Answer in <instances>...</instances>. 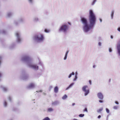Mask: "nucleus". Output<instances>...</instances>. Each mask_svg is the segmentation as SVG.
Segmentation results:
<instances>
[{
	"label": "nucleus",
	"instance_id": "obj_31",
	"mask_svg": "<svg viewBox=\"0 0 120 120\" xmlns=\"http://www.w3.org/2000/svg\"><path fill=\"white\" fill-rule=\"evenodd\" d=\"M71 75H71V74H70L68 76V78H70L71 76Z\"/></svg>",
	"mask_w": 120,
	"mask_h": 120
},
{
	"label": "nucleus",
	"instance_id": "obj_20",
	"mask_svg": "<svg viewBox=\"0 0 120 120\" xmlns=\"http://www.w3.org/2000/svg\"><path fill=\"white\" fill-rule=\"evenodd\" d=\"M96 0H94L92 2V5H94V4L95 3V2H96Z\"/></svg>",
	"mask_w": 120,
	"mask_h": 120
},
{
	"label": "nucleus",
	"instance_id": "obj_9",
	"mask_svg": "<svg viewBox=\"0 0 120 120\" xmlns=\"http://www.w3.org/2000/svg\"><path fill=\"white\" fill-rule=\"evenodd\" d=\"M58 88L56 86L54 89V92L55 93H57L58 92Z\"/></svg>",
	"mask_w": 120,
	"mask_h": 120
},
{
	"label": "nucleus",
	"instance_id": "obj_44",
	"mask_svg": "<svg viewBox=\"0 0 120 120\" xmlns=\"http://www.w3.org/2000/svg\"><path fill=\"white\" fill-rule=\"evenodd\" d=\"M100 22H102V20H101V19H100Z\"/></svg>",
	"mask_w": 120,
	"mask_h": 120
},
{
	"label": "nucleus",
	"instance_id": "obj_38",
	"mask_svg": "<svg viewBox=\"0 0 120 120\" xmlns=\"http://www.w3.org/2000/svg\"><path fill=\"white\" fill-rule=\"evenodd\" d=\"M101 117V116L100 115H99L98 117V118L99 119Z\"/></svg>",
	"mask_w": 120,
	"mask_h": 120
},
{
	"label": "nucleus",
	"instance_id": "obj_21",
	"mask_svg": "<svg viewBox=\"0 0 120 120\" xmlns=\"http://www.w3.org/2000/svg\"><path fill=\"white\" fill-rule=\"evenodd\" d=\"M3 89L4 91H6L7 90V89L6 88L4 87H3Z\"/></svg>",
	"mask_w": 120,
	"mask_h": 120
},
{
	"label": "nucleus",
	"instance_id": "obj_22",
	"mask_svg": "<svg viewBox=\"0 0 120 120\" xmlns=\"http://www.w3.org/2000/svg\"><path fill=\"white\" fill-rule=\"evenodd\" d=\"M106 112L108 113H109V110L107 108H106Z\"/></svg>",
	"mask_w": 120,
	"mask_h": 120
},
{
	"label": "nucleus",
	"instance_id": "obj_36",
	"mask_svg": "<svg viewBox=\"0 0 120 120\" xmlns=\"http://www.w3.org/2000/svg\"><path fill=\"white\" fill-rule=\"evenodd\" d=\"M11 15V14L10 13H8V16H10Z\"/></svg>",
	"mask_w": 120,
	"mask_h": 120
},
{
	"label": "nucleus",
	"instance_id": "obj_28",
	"mask_svg": "<svg viewBox=\"0 0 120 120\" xmlns=\"http://www.w3.org/2000/svg\"><path fill=\"white\" fill-rule=\"evenodd\" d=\"M109 51L110 52H111L112 51V49L111 48H109Z\"/></svg>",
	"mask_w": 120,
	"mask_h": 120
},
{
	"label": "nucleus",
	"instance_id": "obj_3",
	"mask_svg": "<svg viewBox=\"0 0 120 120\" xmlns=\"http://www.w3.org/2000/svg\"><path fill=\"white\" fill-rule=\"evenodd\" d=\"M68 28V26L65 25H62L59 30V31H62L64 32H65L67 31V30Z\"/></svg>",
	"mask_w": 120,
	"mask_h": 120
},
{
	"label": "nucleus",
	"instance_id": "obj_11",
	"mask_svg": "<svg viewBox=\"0 0 120 120\" xmlns=\"http://www.w3.org/2000/svg\"><path fill=\"white\" fill-rule=\"evenodd\" d=\"M68 51H67L66 52V53L65 55V57L64 58V60H65L66 59L67 57V55H68Z\"/></svg>",
	"mask_w": 120,
	"mask_h": 120
},
{
	"label": "nucleus",
	"instance_id": "obj_17",
	"mask_svg": "<svg viewBox=\"0 0 120 120\" xmlns=\"http://www.w3.org/2000/svg\"><path fill=\"white\" fill-rule=\"evenodd\" d=\"M43 120H50L49 118L47 117L44 118Z\"/></svg>",
	"mask_w": 120,
	"mask_h": 120
},
{
	"label": "nucleus",
	"instance_id": "obj_35",
	"mask_svg": "<svg viewBox=\"0 0 120 120\" xmlns=\"http://www.w3.org/2000/svg\"><path fill=\"white\" fill-rule=\"evenodd\" d=\"M115 102L117 104H119L118 102L117 101H115Z\"/></svg>",
	"mask_w": 120,
	"mask_h": 120
},
{
	"label": "nucleus",
	"instance_id": "obj_7",
	"mask_svg": "<svg viewBox=\"0 0 120 120\" xmlns=\"http://www.w3.org/2000/svg\"><path fill=\"white\" fill-rule=\"evenodd\" d=\"M31 67L33 68L34 69H38V67L36 65H31Z\"/></svg>",
	"mask_w": 120,
	"mask_h": 120
},
{
	"label": "nucleus",
	"instance_id": "obj_27",
	"mask_svg": "<svg viewBox=\"0 0 120 120\" xmlns=\"http://www.w3.org/2000/svg\"><path fill=\"white\" fill-rule=\"evenodd\" d=\"M7 103L5 101L4 102V106H7Z\"/></svg>",
	"mask_w": 120,
	"mask_h": 120
},
{
	"label": "nucleus",
	"instance_id": "obj_42",
	"mask_svg": "<svg viewBox=\"0 0 120 120\" xmlns=\"http://www.w3.org/2000/svg\"><path fill=\"white\" fill-rule=\"evenodd\" d=\"M75 105V103H73V104H72V106H74V105Z\"/></svg>",
	"mask_w": 120,
	"mask_h": 120
},
{
	"label": "nucleus",
	"instance_id": "obj_1",
	"mask_svg": "<svg viewBox=\"0 0 120 120\" xmlns=\"http://www.w3.org/2000/svg\"><path fill=\"white\" fill-rule=\"evenodd\" d=\"M89 18L90 24L89 26L88 24L87 20L85 18H82L81 19V21L84 24L83 29L85 32H87L89 31L90 29L94 25L96 21V16L92 10L89 11Z\"/></svg>",
	"mask_w": 120,
	"mask_h": 120
},
{
	"label": "nucleus",
	"instance_id": "obj_30",
	"mask_svg": "<svg viewBox=\"0 0 120 120\" xmlns=\"http://www.w3.org/2000/svg\"><path fill=\"white\" fill-rule=\"evenodd\" d=\"M99 102L100 103H102L103 102V101L101 100H99Z\"/></svg>",
	"mask_w": 120,
	"mask_h": 120
},
{
	"label": "nucleus",
	"instance_id": "obj_15",
	"mask_svg": "<svg viewBox=\"0 0 120 120\" xmlns=\"http://www.w3.org/2000/svg\"><path fill=\"white\" fill-rule=\"evenodd\" d=\"M57 103H58L57 101H55L54 102H53L52 103V105H56L57 104Z\"/></svg>",
	"mask_w": 120,
	"mask_h": 120
},
{
	"label": "nucleus",
	"instance_id": "obj_6",
	"mask_svg": "<svg viewBox=\"0 0 120 120\" xmlns=\"http://www.w3.org/2000/svg\"><path fill=\"white\" fill-rule=\"evenodd\" d=\"M97 96L99 99L101 100H102L103 98V95L101 93H99L98 94Z\"/></svg>",
	"mask_w": 120,
	"mask_h": 120
},
{
	"label": "nucleus",
	"instance_id": "obj_43",
	"mask_svg": "<svg viewBox=\"0 0 120 120\" xmlns=\"http://www.w3.org/2000/svg\"><path fill=\"white\" fill-rule=\"evenodd\" d=\"M29 1L30 2H32V0H29Z\"/></svg>",
	"mask_w": 120,
	"mask_h": 120
},
{
	"label": "nucleus",
	"instance_id": "obj_18",
	"mask_svg": "<svg viewBox=\"0 0 120 120\" xmlns=\"http://www.w3.org/2000/svg\"><path fill=\"white\" fill-rule=\"evenodd\" d=\"M50 31L49 30H47L46 29H45V31L46 33L49 32Z\"/></svg>",
	"mask_w": 120,
	"mask_h": 120
},
{
	"label": "nucleus",
	"instance_id": "obj_2",
	"mask_svg": "<svg viewBox=\"0 0 120 120\" xmlns=\"http://www.w3.org/2000/svg\"><path fill=\"white\" fill-rule=\"evenodd\" d=\"M35 38L38 41H42L44 40V38L42 34H39L35 37Z\"/></svg>",
	"mask_w": 120,
	"mask_h": 120
},
{
	"label": "nucleus",
	"instance_id": "obj_26",
	"mask_svg": "<svg viewBox=\"0 0 120 120\" xmlns=\"http://www.w3.org/2000/svg\"><path fill=\"white\" fill-rule=\"evenodd\" d=\"M83 111L85 112V111H86L87 112V109L86 108H85L84 110H83Z\"/></svg>",
	"mask_w": 120,
	"mask_h": 120
},
{
	"label": "nucleus",
	"instance_id": "obj_37",
	"mask_svg": "<svg viewBox=\"0 0 120 120\" xmlns=\"http://www.w3.org/2000/svg\"><path fill=\"white\" fill-rule=\"evenodd\" d=\"M71 75H74V73L73 72H72V73L71 74Z\"/></svg>",
	"mask_w": 120,
	"mask_h": 120
},
{
	"label": "nucleus",
	"instance_id": "obj_34",
	"mask_svg": "<svg viewBox=\"0 0 120 120\" xmlns=\"http://www.w3.org/2000/svg\"><path fill=\"white\" fill-rule=\"evenodd\" d=\"M117 30L119 31H120V27L118 28L117 29Z\"/></svg>",
	"mask_w": 120,
	"mask_h": 120
},
{
	"label": "nucleus",
	"instance_id": "obj_5",
	"mask_svg": "<svg viewBox=\"0 0 120 120\" xmlns=\"http://www.w3.org/2000/svg\"><path fill=\"white\" fill-rule=\"evenodd\" d=\"M118 53L120 55V41L118 43L117 47Z\"/></svg>",
	"mask_w": 120,
	"mask_h": 120
},
{
	"label": "nucleus",
	"instance_id": "obj_47",
	"mask_svg": "<svg viewBox=\"0 0 120 120\" xmlns=\"http://www.w3.org/2000/svg\"><path fill=\"white\" fill-rule=\"evenodd\" d=\"M95 65H94L93 66V68H95Z\"/></svg>",
	"mask_w": 120,
	"mask_h": 120
},
{
	"label": "nucleus",
	"instance_id": "obj_40",
	"mask_svg": "<svg viewBox=\"0 0 120 120\" xmlns=\"http://www.w3.org/2000/svg\"><path fill=\"white\" fill-rule=\"evenodd\" d=\"M2 75V73L0 72V77Z\"/></svg>",
	"mask_w": 120,
	"mask_h": 120
},
{
	"label": "nucleus",
	"instance_id": "obj_14",
	"mask_svg": "<svg viewBox=\"0 0 120 120\" xmlns=\"http://www.w3.org/2000/svg\"><path fill=\"white\" fill-rule=\"evenodd\" d=\"M67 96L66 95H64L62 97V99L63 100H64L67 98Z\"/></svg>",
	"mask_w": 120,
	"mask_h": 120
},
{
	"label": "nucleus",
	"instance_id": "obj_4",
	"mask_svg": "<svg viewBox=\"0 0 120 120\" xmlns=\"http://www.w3.org/2000/svg\"><path fill=\"white\" fill-rule=\"evenodd\" d=\"M82 90L85 92V95L86 96L89 93V89L87 86H84L82 88Z\"/></svg>",
	"mask_w": 120,
	"mask_h": 120
},
{
	"label": "nucleus",
	"instance_id": "obj_24",
	"mask_svg": "<svg viewBox=\"0 0 120 120\" xmlns=\"http://www.w3.org/2000/svg\"><path fill=\"white\" fill-rule=\"evenodd\" d=\"M113 14H114L113 11H112V13H111V16L112 18L113 17Z\"/></svg>",
	"mask_w": 120,
	"mask_h": 120
},
{
	"label": "nucleus",
	"instance_id": "obj_39",
	"mask_svg": "<svg viewBox=\"0 0 120 120\" xmlns=\"http://www.w3.org/2000/svg\"><path fill=\"white\" fill-rule=\"evenodd\" d=\"M98 45L99 46H100L101 45V43L100 42H99L98 43Z\"/></svg>",
	"mask_w": 120,
	"mask_h": 120
},
{
	"label": "nucleus",
	"instance_id": "obj_19",
	"mask_svg": "<svg viewBox=\"0 0 120 120\" xmlns=\"http://www.w3.org/2000/svg\"><path fill=\"white\" fill-rule=\"evenodd\" d=\"M79 116L80 117H82L84 116V115L83 114H81L79 115Z\"/></svg>",
	"mask_w": 120,
	"mask_h": 120
},
{
	"label": "nucleus",
	"instance_id": "obj_46",
	"mask_svg": "<svg viewBox=\"0 0 120 120\" xmlns=\"http://www.w3.org/2000/svg\"><path fill=\"white\" fill-rule=\"evenodd\" d=\"M68 23L70 25H71V23L70 22H68Z\"/></svg>",
	"mask_w": 120,
	"mask_h": 120
},
{
	"label": "nucleus",
	"instance_id": "obj_23",
	"mask_svg": "<svg viewBox=\"0 0 120 120\" xmlns=\"http://www.w3.org/2000/svg\"><path fill=\"white\" fill-rule=\"evenodd\" d=\"M16 36L18 38L19 37V34L18 33H16Z\"/></svg>",
	"mask_w": 120,
	"mask_h": 120
},
{
	"label": "nucleus",
	"instance_id": "obj_25",
	"mask_svg": "<svg viewBox=\"0 0 120 120\" xmlns=\"http://www.w3.org/2000/svg\"><path fill=\"white\" fill-rule=\"evenodd\" d=\"M113 109H117V107L115 106L113 107Z\"/></svg>",
	"mask_w": 120,
	"mask_h": 120
},
{
	"label": "nucleus",
	"instance_id": "obj_33",
	"mask_svg": "<svg viewBox=\"0 0 120 120\" xmlns=\"http://www.w3.org/2000/svg\"><path fill=\"white\" fill-rule=\"evenodd\" d=\"M21 41V40L20 38H18V41L19 42Z\"/></svg>",
	"mask_w": 120,
	"mask_h": 120
},
{
	"label": "nucleus",
	"instance_id": "obj_13",
	"mask_svg": "<svg viewBox=\"0 0 120 120\" xmlns=\"http://www.w3.org/2000/svg\"><path fill=\"white\" fill-rule=\"evenodd\" d=\"M74 84V83H72L66 89V90H68L69 88L71 87Z\"/></svg>",
	"mask_w": 120,
	"mask_h": 120
},
{
	"label": "nucleus",
	"instance_id": "obj_45",
	"mask_svg": "<svg viewBox=\"0 0 120 120\" xmlns=\"http://www.w3.org/2000/svg\"><path fill=\"white\" fill-rule=\"evenodd\" d=\"M73 120H78L77 119H73Z\"/></svg>",
	"mask_w": 120,
	"mask_h": 120
},
{
	"label": "nucleus",
	"instance_id": "obj_10",
	"mask_svg": "<svg viewBox=\"0 0 120 120\" xmlns=\"http://www.w3.org/2000/svg\"><path fill=\"white\" fill-rule=\"evenodd\" d=\"M103 109L102 108H100L97 110V112L98 113H101V112L102 110Z\"/></svg>",
	"mask_w": 120,
	"mask_h": 120
},
{
	"label": "nucleus",
	"instance_id": "obj_41",
	"mask_svg": "<svg viewBox=\"0 0 120 120\" xmlns=\"http://www.w3.org/2000/svg\"><path fill=\"white\" fill-rule=\"evenodd\" d=\"M111 39H112L113 38V37L112 36H111Z\"/></svg>",
	"mask_w": 120,
	"mask_h": 120
},
{
	"label": "nucleus",
	"instance_id": "obj_16",
	"mask_svg": "<svg viewBox=\"0 0 120 120\" xmlns=\"http://www.w3.org/2000/svg\"><path fill=\"white\" fill-rule=\"evenodd\" d=\"M53 109L51 108H49L48 109V111L49 112H51L52 111H53Z\"/></svg>",
	"mask_w": 120,
	"mask_h": 120
},
{
	"label": "nucleus",
	"instance_id": "obj_29",
	"mask_svg": "<svg viewBox=\"0 0 120 120\" xmlns=\"http://www.w3.org/2000/svg\"><path fill=\"white\" fill-rule=\"evenodd\" d=\"M75 79H74V81H75L76 80V79H77V77L76 75L75 76Z\"/></svg>",
	"mask_w": 120,
	"mask_h": 120
},
{
	"label": "nucleus",
	"instance_id": "obj_12",
	"mask_svg": "<svg viewBox=\"0 0 120 120\" xmlns=\"http://www.w3.org/2000/svg\"><path fill=\"white\" fill-rule=\"evenodd\" d=\"M29 59V57L28 56H26L24 57L23 59L24 60H28Z\"/></svg>",
	"mask_w": 120,
	"mask_h": 120
},
{
	"label": "nucleus",
	"instance_id": "obj_32",
	"mask_svg": "<svg viewBox=\"0 0 120 120\" xmlns=\"http://www.w3.org/2000/svg\"><path fill=\"white\" fill-rule=\"evenodd\" d=\"M89 82L90 84L91 85V81L90 80H89Z\"/></svg>",
	"mask_w": 120,
	"mask_h": 120
},
{
	"label": "nucleus",
	"instance_id": "obj_8",
	"mask_svg": "<svg viewBox=\"0 0 120 120\" xmlns=\"http://www.w3.org/2000/svg\"><path fill=\"white\" fill-rule=\"evenodd\" d=\"M34 85L33 83H30L28 86V87L29 88H32L34 87Z\"/></svg>",
	"mask_w": 120,
	"mask_h": 120
}]
</instances>
